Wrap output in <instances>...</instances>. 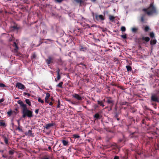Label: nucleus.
<instances>
[{
	"label": "nucleus",
	"mask_w": 159,
	"mask_h": 159,
	"mask_svg": "<svg viewBox=\"0 0 159 159\" xmlns=\"http://www.w3.org/2000/svg\"><path fill=\"white\" fill-rule=\"evenodd\" d=\"M72 97L73 98L76 99L78 101H81L82 100V97L79 94L76 93L72 95Z\"/></svg>",
	"instance_id": "6"
},
{
	"label": "nucleus",
	"mask_w": 159,
	"mask_h": 159,
	"mask_svg": "<svg viewBox=\"0 0 159 159\" xmlns=\"http://www.w3.org/2000/svg\"><path fill=\"white\" fill-rule=\"evenodd\" d=\"M16 113V112L15 111H12L11 110H10V111H8L7 113V116L8 117L12 115L13 113Z\"/></svg>",
	"instance_id": "19"
},
{
	"label": "nucleus",
	"mask_w": 159,
	"mask_h": 159,
	"mask_svg": "<svg viewBox=\"0 0 159 159\" xmlns=\"http://www.w3.org/2000/svg\"><path fill=\"white\" fill-rule=\"evenodd\" d=\"M93 107L94 109L96 110L99 107V106L98 104H94L93 106Z\"/></svg>",
	"instance_id": "34"
},
{
	"label": "nucleus",
	"mask_w": 159,
	"mask_h": 159,
	"mask_svg": "<svg viewBox=\"0 0 159 159\" xmlns=\"http://www.w3.org/2000/svg\"><path fill=\"white\" fill-rule=\"evenodd\" d=\"M128 158L127 155H125L122 157V159H127Z\"/></svg>",
	"instance_id": "44"
},
{
	"label": "nucleus",
	"mask_w": 159,
	"mask_h": 159,
	"mask_svg": "<svg viewBox=\"0 0 159 159\" xmlns=\"http://www.w3.org/2000/svg\"><path fill=\"white\" fill-rule=\"evenodd\" d=\"M13 45L14 47H16V49H18L17 45L16 43L15 42H14Z\"/></svg>",
	"instance_id": "39"
},
{
	"label": "nucleus",
	"mask_w": 159,
	"mask_h": 159,
	"mask_svg": "<svg viewBox=\"0 0 159 159\" xmlns=\"http://www.w3.org/2000/svg\"><path fill=\"white\" fill-rule=\"evenodd\" d=\"M39 111V109H37L35 110V112L36 114L38 113Z\"/></svg>",
	"instance_id": "54"
},
{
	"label": "nucleus",
	"mask_w": 159,
	"mask_h": 159,
	"mask_svg": "<svg viewBox=\"0 0 159 159\" xmlns=\"http://www.w3.org/2000/svg\"><path fill=\"white\" fill-rule=\"evenodd\" d=\"M109 19L110 20H111L112 21H113L114 19H115V17L112 16L110 15L109 16Z\"/></svg>",
	"instance_id": "33"
},
{
	"label": "nucleus",
	"mask_w": 159,
	"mask_h": 159,
	"mask_svg": "<svg viewBox=\"0 0 159 159\" xmlns=\"http://www.w3.org/2000/svg\"><path fill=\"white\" fill-rule=\"evenodd\" d=\"M24 93L25 95H27L29 97L30 96V94L28 93Z\"/></svg>",
	"instance_id": "52"
},
{
	"label": "nucleus",
	"mask_w": 159,
	"mask_h": 159,
	"mask_svg": "<svg viewBox=\"0 0 159 159\" xmlns=\"http://www.w3.org/2000/svg\"><path fill=\"white\" fill-rule=\"evenodd\" d=\"M72 137L74 139L79 138L80 136L77 134H74L73 135Z\"/></svg>",
	"instance_id": "27"
},
{
	"label": "nucleus",
	"mask_w": 159,
	"mask_h": 159,
	"mask_svg": "<svg viewBox=\"0 0 159 159\" xmlns=\"http://www.w3.org/2000/svg\"><path fill=\"white\" fill-rule=\"evenodd\" d=\"M48 149L50 150H51V147L50 146H49L48 147Z\"/></svg>",
	"instance_id": "64"
},
{
	"label": "nucleus",
	"mask_w": 159,
	"mask_h": 159,
	"mask_svg": "<svg viewBox=\"0 0 159 159\" xmlns=\"http://www.w3.org/2000/svg\"><path fill=\"white\" fill-rule=\"evenodd\" d=\"M138 30V29L136 28H132V31L133 32L135 33Z\"/></svg>",
	"instance_id": "35"
},
{
	"label": "nucleus",
	"mask_w": 159,
	"mask_h": 159,
	"mask_svg": "<svg viewBox=\"0 0 159 159\" xmlns=\"http://www.w3.org/2000/svg\"><path fill=\"white\" fill-rule=\"evenodd\" d=\"M158 97L157 96V94H153L151 95V97L150 102H158Z\"/></svg>",
	"instance_id": "4"
},
{
	"label": "nucleus",
	"mask_w": 159,
	"mask_h": 159,
	"mask_svg": "<svg viewBox=\"0 0 159 159\" xmlns=\"http://www.w3.org/2000/svg\"><path fill=\"white\" fill-rule=\"evenodd\" d=\"M74 1L77 3H79L80 6H82V4L84 2V1L82 0H74Z\"/></svg>",
	"instance_id": "15"
},
{
	"label": "nucleus",
	"mask_w": 159,
	"mask_h": 159,
	"mask_svg": "<svg viewBox=\"0 0 159 159\" xmlns=\"http://www.w3.org/2000/svg\"><path fill=\"white\" fill-rule=\"evenodd\" d=\"M150 29V28L148 26H146L144 28V31L145 32H148Z\"/></svg>",
	"instance_id": "32"
},
{
	"label": "nucleus",
	"mask_w": 159,
	"mask_h": 159,
	"mask_svg": "<svg viewBox=\"0 0 159 159\" xmlns=\"http://www.w3.org/2000/svg\"><path fill=\"white\" fill-rule=\"evenodd\" d=\"M110 107V109L109 110V111H111L112 109V107L113 106H108Z\"/></svg>",
	"instance_id": "57"
},
{
	"label": "nucleus",
	"mask_w": 159,
	"mask_h": 159,
	"mask_svg": "<svg viewBox=\"0 0 159 159\" xmlns=\"http://www.w3.org/2000/svg\"><path fill=\"white\" fill-rule=\"evenodd\" d=\"M157 42V41L156 39H152L150 41V44L152 46H153Z\"/></svg>",
	"instance_id": "14"
},
{
	"label": "nucleus",
	"mask_w": 159,
	"mask_h": 159,
	"mask_svg": "<svg viewBox=\"0 0 159 159\" xmlns=\"http://www.w3.org/2000/svg\"><path fill=\"white\" fill-rule=\"evenodd\" d=\"M95 18L96 20L98 21L99 20H103L105 19V17L102 15H98L96 14L95 15Z\"/></svg>",
	"instance_id": "5"
},
{
	"label": "nucleus",
	"mask_w": 159,
	"mask_h": 159,
	"mask_svg": "<svg viewBox=\"0 0 159 159\" xmlns=\"http://www.w3.org/2000/svg\"><path fill=\"white\" fill-rule=\"evenodd\" d=\"M93 117L95 118V120L99 119L100 118V116L98 113H96L93 116Z\"/></svg>",
	"instance_id": "17"
},
{
	"label": "nucleus",
	"mask_w": 159,
	"mask_h": 159,
	"mask_svg": "<svg viewBox=\"0 0 159 159\" xmlns=\"http://www.w3.org/2000/svg\"><path fill=\"white\" fill-rule=\"evenodd\" d=\"M146 109L147 110H149L150 111H152V113L154 114V111L153 110H151V109H149V108H146Z\"/></svg>",
	"instance_id": "53"
},
{
	"label": "nucleus",
	"mask_w": 159,
	"mask_h": 159,
	"mask_svg": "<svg viewBox=\"0 0 159 159\" xmlns=\"http://www.w3.org/2000/svg\"><path fill=\"white\" fill-rule=\"evenodd\" d=\"M104 100L103 101L98 100L97 102L99 106L102 107V108L105 105L104 104Z\"/></svg>",
	"instance_id": "10"
},
{
	"label": "nucleus",
	"mask_w": 159,
	"mask_h": 159,
	"mask_svg": "<svg viewBox=\"0 0 159 159\" xmlns=\"http://www.w3.org/2000/svg\"><path fill=\"white\" fill-rule=\"evenodd\" d=\"M104 101H106L108 106H113L115 104V101L110 97H106L104 99Z\"/></svg>",
	"instance_id": "3"
},
{
	"label": "nucleus",
	"mask_w": 159,
	"mask_h": 159,
	"mask_svg": "<svg viewBox=\"0 0 159 159\" xmlns=\"http://www.w3.org/2000/svg\"><path fill=\"white\" fill-rule=\"evenodd\" d=\"M6 87L5 85L2 83H0V87Z\"/></svg>",
	"instance_id": "46"
},
{
	"label": "nucleus",
	"mask_w": 159,
	"mask_h": 159,
	"mask_svg": "<svg viewBox=\"0 0 159 159\" xmlns=\"http://www.w3.org/2000/svg\"><path fill=\"white\" fill-rule=\"evenodd\" d=\"M58 62L59 63H62V61L61 58H59L57 60Z\"/></svg>",
	"instance_id": "45"
},
{
	"label": "nucleus",
	"mask_w": 159,
	"mask_h": 159,
	"mask_svg": "<svg viewBox=\"0 0 159 159\" xmlns=\"http://www.w3.org/2000/svg\"><path fill=\"white\" fill-rule=\"evenodd\" d=\"M6 125V123L5 122H3L2 121L0 122V126L5 127Z\"/></svg>",
	"instance_id": "29"
},
{
	"label": "nucleus",
	"mask_w": 159,
	"mask_h": 159,
	"mask_svg": "<svg viewBox=\"0 0 159 159\" xmlns=\"http://www.w3.org/2000/svg\"><path fill=\"white\" fill-rule=\"evenodd\" d=\"M3 139H4V141L5 142V144L6 145H8V139L5 136H4L3 137Z\"/></svg>",
	"instance_id": "22"
},
{
	"label": "nucleus",
	"mask_w": 159,
	"mask_h": 159,
	"mask_svg": "<svg viewBox=\"0 0 159 159\" xmlns=\"http://www.w3.org/2000/svg\"><path fill=\"white\" fill-rule=\"evenodd\" d=\"M121 30L122 32H124L126 30L124 26H122L121 28Z\"/></svg>",
	"instance_id": "40"
},
{
	"label": "nucleus",
	"mask_w": 159,
	"mask_h": 159,
	"mask_svg": "<svg viewBox=\"0 0 159 159\" xmlns=\"http://www.w3.org/2000/svg\"><path fill=\"white\" fill-rule=\"evenodd\" d=\"M4 100V99L2 98L1 99H0V103L2 102H3Z\"/></svg>",
	"instance_id": "58"
},
{
	"label": "nucleus",
	"mask_w": 159,
	"mask_h": 159,
	"mask_svg": "<svg viewBox=\"0 0 159 159\" xmlns=\"http://www.w3.org/2000/svg\"><path fill=\"white\" fill-rule=\"evenodd\" d=\"M17 123H18V126H20V120H17Z\"/></svg>",
	"instance_id": "59"
},
{
	"label": "nucleus",
	"mask_w": 159,
	"mask_h": 159,
	"mask_svg": "<svg viewBox=\"0 0 159 159\" xmlns=\"http://www.w3.org/2000/svg\"><path fill=\"white\" fill-rule=\"evenodd\" d=\"M53 103L52 102H50L49 103V104L51 105V106H52L53 104Z\"/></svg>",
	"instance_id": "62"
},
{
	"label": "nucleus",
	"mask_w": 159,
	"mask_h": 159,
	"mask_svg": "<svg viewBox=\"0 0 159 159\" xmlns=\"http://www.w3.org/2000/svg\"><path fill=\"white\" fill-rule=\"evenodd\" d=\"M50 94L48 93H46V96L45 97V99H48L50 98Z\"/></svg>",
	"instance_id": "25"
},
{
	"label": "nucleus",
	"mask_w": 159,
	"mask_h": 159,
	"mask_svg": "<svg viewBox=\"0 0 159 159\" xmlns=\"http://www.w3.org/2000/svg\"><path fill=\"white\" fill-rule=\"evenodd\" d=\"M55 125V123H52L47 124L45 125V126H44V128L48 129H49V128L52 126H53Z\"/></svg>",
	"instance_id": "11"
},
{
	"label": "nucleus",
	"mask_w": 159,
	"mask_h": 159,
	"mask_svg": "<svg viewBox=\"0 0 159 159\" xmlns=\"http://www.w3.org/2000/svg\"><path fill=\"white\" fill-rule=\"evenodd\" d=\"M15 151L13 150H11L10 151H9L8 152V153L9 154L12 155L15 152Z\"/></svg>",
	"instance_id": "31"
},
{
	"label": "nucleus",
	"mask_w": 159,
	"mask_h": 159,
	"mask_svg": "<svg viewBox=\"0 0 159 159\" xmlns=\"http://www.w3.org/2000/svg\"><path fill=\"white\" fill-rule=\"evenodd\" d=\"M57 102H58V105H57V108H60V101L59 99L58 100Z\"/></svg>",
	"instance_id": "38"
},
{
	"label": "nucleus",
	"mask_w": 159,
	"mask_h": 159,
	"mask_svg": "<svg viewBox=\"0 0 159 159\" xmlns=\"http://www.w3.org/2000/svg\"><path fill=\"white\" fill-rule=\"evenodd\" d=\"M60 70L59 69H58L56 72L57 73V74H60Z\"/></svg>",
	"instance_id": "50"
},
{
	"label": "nucleus",
	"mask_w": 159,
	"mask_h": 159,
	"mask_svg": "<svg viewBox=\"0 0 159 159\" xmlns=\"http://www.w3.org/2000/svg\"><path fill=\"white\" fill-rule=\"evenodd\" d=\"M142 10L148 16L157 15L158 14V11L153 3H151L148 8H144Z\"/></svg>",
	"instance_id": "2"
},
{
	"label": "nucleus",
	"mask_w": 159,
	"mask_h": 159,
	"mask_svg": "<svg viewBox=\"0 0 159 159\" xmlns=\"http://www.w3.org/2000/svg\"><path fill=\"white\" fill-rule=\"evenodd\" d=\"M61 78V76L60 74H57V80H59Z\"/></svg>",
	"instance_id": "41"
},
{
	"label": "nucleus",
	"mask_w": 159,
	"mask_h": 159,
	"mask_svg": "<svg viewBox=\"0 0 159 159\" xmlns=\"http://www.w3.org/2000/svg\"><path fill=\"white\" fill-rule=\"evenodd\" d=\"M145 18V15H142L141 16L140 18V21L142 23H143L144 22Z\"/></svg>",
	"instance_id": "18"
},
{
	"label": "nucleus",
	"mask_w": 159,
	"mask_h": 159,
	"mask_svg": "<svg viewBox=\"0 0 159 159\" xmlns=\"http://www.w3.org/2000/svg\"><path fill=\"white\" fill-rule=\"evenodd\" d=\"M17 129L18 130L22 132L23 131V130L21 128H20V126H18L17 128Z\"/></svg>",
	"instance_id": "42"
},
{
	"label": "nucleus",
	"mask_w": 159,
	"mask_h": 159,
	"mask_svg": "<svg viewBox=\"0 0 159 159\" xmlns=\"http://www.w3.org/2000/svg\"><path fill=\"white\" fill-rule=\"evenodd\" d=\"M128 103L126 101H121L120 102V104L121 105H127Z\"/></svg>",
	"instance_id": "21"
},
{
	"label": "nucleus",
	"mask_w": 159,
	"mask_h": 159,
	"mask_svg": "<svg viewBox=\"0 0 159 159\" xmlns=\"http://www.w3.org/2000/svg\"><path fill=\"white\" fill-rule=\"evenodd\" d=\"M12 28H13L14 29L18 30V29L17 27V26H14L12 27Z\"/></svg>",
	"instance_id": "51"
},
{
	"label": "nucleus",
	"mask_w": 159,
	"mask_h": 159,
	"mask_svg": "<svg viewBox=\"0 0 159 159\" xmlns=\"http://www.w3.org/2000/svg\"><path fill=\"white\" fill-rule=\"evenodd\" d=\"M38 101L42 103H44V101L42 100L40 98H39L38 99Z\"/></svg>",
	"instance_id": "36"
},
{
	"label": "nucleus",
	"mask_w": 159,
	"mask_h": 159,
	"mask_svg": "<svg viewBox=\"0 0 159 159\" xmlns=\"http://www.w3.org/2000/svg\"><path fill=\"white\" fill-rule=\"evenodd\" d=\"M151 102L152 105L153 106L155 109H156L157 108V104L155 103V102Z\"/></svg>",
	"instance_id": "24"
},
{
	"label": "nucleus",
	"mask_w": 159,
	"mask_h": 159,
	"mask_svg": "<svg viewBox=\"0 0 159 159\" xmlns=\"http://www.w3.org/2000/svg\"><path fill=\"white\" fill-rule=\"evenodd\" d=\"M2 157L4 158H6L7 157V156H5L3 154L2 155Z\"/></svg>",
	"instance_id": "63"
},
{
	"label": "nucleus",
	"mask_w": 159,
	"mask_h": 159,
	"mask_svg": "<svg viewBox=\"0 0 159 159\" xmlns=\"http://www.w3.org/2000/svg\"><path fill=\"white\" fill-rule=\"evenodd\" d=\"M50 99L52 101H54L52 97L51 98H50Z\"/></svg>",
	"instance_id": "60"
},
{
	"label": "nucleus",
	"mask_w": 159,
	"mask_h": 159,
	"mask_svg": "<svg viewBox=\"0 0 159 159\" xmlns=\"http://www.w3.org/2000/svg\"><path fill=\"white\" fill-rule=\"evenodd\" d=\"M25 102L26 103L28 104L30 106H31V102L30 100L28 99H26L25 100Z\"/></svg>",
	"instance_id": "28"
},
{
	"label": "nucleus",
	"mask_w": 159,
	"mask_h": 159,
	"mask_svg": "<svg viewBox=\"0 0 159 159\" xmlns=\"http://www.w3.org/2000/svg\"><path fill=\"white\" fill-rule=\"evenodd\" d=\"M61 142L64 146H68L69 145V142L67 140H61Z\"/></svg>",
	"instance_id": "13"
},
{
	"label": "nucleus",
	"mask_w": 159,
	"mask_h": 159,
	"mask_svg": "<svg viewBox=\"0 0 159 159\" xmlns=\"http://www.w3.org/2000/svg\"><path fill=\"white\" fill-rule=\"evenodd\" d=\"M137 153L139 155H141L142 154H143V152H141L138 151L137 152Z\"/></svg>",
	"instance_id": "49"
},
{
	"label": "nucleus",
	"mask_w": 159,
	"mask_h": 159,
	"mask_svg": "<svg viewBox=\"0 0 159 159\" xmlns=\"http://www.w3.org/2000/svg\"><path fill=\"white\" fill-rule=\"evenodd\" d=\"M71 102L72 104L74 105H76L79 103L78 102Z\"/></svg>",
	"instance_id": "48"
},
{
	"label": "nucleus",
	"mask_w": 159,
	"mask_h": 159,
	"mask_svg": "<svg viewBox=\"0 0 159 159\" xmlns=\"http://www.w3.org/2000/svg\"><path fill=\"white\" fill-rule=\"evenodd\" d=\"M63 84V82H61L59 84L57 85V87H59V88H62V85Z\"/></svg>",
	"instance_id": "23"
},
{
	"label": "nucleus",
	"mask_w": 159,
	"mask_h": 159,
	"mask_svg": "<svg viewBox=\"0 0 159 159\" xmlns=\"http://www.w3.org/2000/svg\"><path fill=\"white\" fill-rule=\"evenodd\" d=\"M16 87L18 89H23L25 88V86L20 83H18L16 84Z\"/></svg>",
	"instance_id": "8"
},
{
	"label": "nucleus",
	"mask_w": 159,
	"mask_h": 159,
	"mask_svg": "<svg viewBox=\"0 0 159 159\" xmlns=\"http://www.w3.org/2000/svg\"><path fill=\"white\" fill-rule=\"evenodd\" d=\"M141 39L143 40H144L146 42H148L150 40L149 38L148 37H143Z\"/></svg>",
	"instance_id": "16"
},
{
	"label": "nucleus",
	"mask_w": 159,
	"mask_h": 159,
	"mask_svg": "<svg viewBox=\"0 0 159 159\" xmlns=\"http://www.w3.org/2000/svg\"><path fill=\"white\" fill-rule=\"evenodd\" d=\"M25 135L26 136H30L31 137L34 136V134L32 133V131L30 130H29L27 132L25 133Z\"/></svg>",
	"instance_id": "9"
},
{
	"label": "nucleus",
	"mask_w": 159,
	"mask_h": 159,
	"mask_svg": "<svg viewBox=\"0 0 159 159\" xmlns=\"http://www.w3.org/2000/svg\"><path fill=\"white\" fill-rule=\"evenodd\" d=\"M150 36L151 38H153L154 37V34L153 32H151L150 34Z\"/></svg>",
	"instance_id": "37"
},
{
	"label": "nucleus",
	"mask_w": 159,
	"mask_h": 159,
	"mask_svg": "<svg viewBox=\"0 0 159 159\" xmlns=\"http://www.w3.org/2000/svg\"><path fill=\"white\" fill-rule=\"evenodd\" d=\"M36 57V55L35 53H34L32 54V56L31 57V59L33 61L35 60Z\"/></svg>",
	"instance_id": "26"
},
{
	"label": "nucleus",
	"mask_w": 159,
	"mask_h": 159,
	"mask_svg": "<svg viewBox=\"0 0 159 159\" xmlns=\"http://www.w3.org/2000/svg\"><path fill=\"white\" fill-rule=\"evenodd\" d=\"M45 101L47 103H49V101L48 100V99H45Z\"/></svg>",
	"instance_id": "55"
},
{
	"label": "nucleus",
	"mask_w": 159,
	"mask_h": 159,
	"mask_svg": "<svg viewBox=\"0 0 159 159\" xmlns=\"http://www.w3.org/2000/svg\"><path fill=\"white\" fill-rule=\"evenodd\" d=\"M53 59L52 57L50 56L48 57V58L46 60V61L48 65L51 64V63H53Z\"/></svg>",
	"instance_id": "7"
},
{
	"label": "nucleus",
	"mask_w": 159,
	"mask_h": 159,
	"mask_svg": "<svg viewBox=\"0 0 159 159\" xmlns=\"http://www.w3.org/2000/svg\"><path fill=\"white\" fill-rule=\"evenodd\" d=\"M126 68L127 69V71H131L132 70V68L130 66H126Z\"/></svg>",
	"instance_id": "20"
},
{
	"label": "nucleus",
	"mask_w": 159,
	"mask_h": 159,
	"mask_svg": "<svg viewBox=\"0 0 159 159\" xmlns=\"http://www.w3.org/2000/svg\"><path fill=\"white\" fill-rule=\"evenodd\" d=\"M50 157L48 155H45L43 156L42 159H49Z\"/></svg>",
	"instance_id": "30"
},
{
	"label": "nucleus",
	"mask_w": 159,
	"mask_h": 159,
	"mask_svg": "<svg viewBox=\"0 0 159 159\" xmlns=\"http://www.w3.org/2000/svg\"><path fill=\"white\" fill-rule=\"evenodd\" d=\"M55 1L57 2L60 3H61L63 0H55Z\"/></svg>",
	"instance_id": "47"
},
{
	"label": "nucleus",
	"mask_w": 159,
	"mask_h": 159,
	"mask_svg": "<svg viewBox=\"0 0 159 159\" xmlns=\"http://www.w3.org/2000/svg\"><path fill=\"white\" fill-rule=\"evenodd\" d=\"M121 37L123 38V39H126V34H125L124 35H121Z\"/></svg>",
	"instance_id": "43"
},
{
	"label": "nucleus",
	"mask_w": 159,
	"mask_h": 159,
	"mask_svg": "<svg viewBox=\"0 0 159 159\" xmlns=\"http://www.w3.org/2000/svg\"><path fill=\"white\" fill-rule=\"evenodd\" d=\"M148 139L149 140H151L152 139H153V138L152 137H149L148 138Z\"/></svg>",
	"instance_id": "61"
},
{
	"label": "nucleus",
	"mask_w": 159,
	"mask_h": 159,
	"mask_svg": "<svg viewBox=\"0 0 159 159\" xmlns=\"http://www.w3.org/2000/svg\"><path fill=\"white\" fill-rule=\"evenodd\" d=\"M17 103L19 104L20 106L22 108V113L23 118H25L26 116L31 118L33 116V112L27 109L26 105L24 104L22 101L20 100H18L17 101Z\"/></svg>",
	"instance_id": "1"
},
{
	"label": "nucleus",
	"mask_w": 159,
	"mask_h": 159,
	"mask_svg": "<svg viewBox=\"0 0 159 159\" xmlns=\"http://www.w3.org/2000/svg\"><path fill=\"white\" fill-rule=\"evenodd\" d=\"M114 159H119V157L116 156L114 157Z\"/></svg>",
	"instance_id": "56"
},
{
	"label": "nucleus",
	"mask_w": 159,
	"mask_h": 159,
	"mask_svg": "<svg viewBox=\"0 0 159 159\" xmlns=\"http://www.w3.org/2000/svg\"><path fill=\"white\" fill-rule=\"evenodd\" d=\"M79 49L80 51L84 52H86L87 50L86 47H84L82 45H80L79 46Z\"/></svg>",
	"instance_id": "12"
}]
</instances>
